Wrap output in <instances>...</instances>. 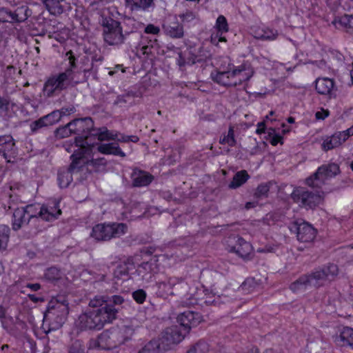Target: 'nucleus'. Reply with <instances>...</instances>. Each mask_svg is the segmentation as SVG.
I'll return each instance as SVG.
<instances>
[{
	"mask_svg": "<svg viewBox=\"0 0 353 353\" xmlns=\"http://www.w3.org/2000/svg\"><path fill=\"white\" fill-rule=\"evenodd\" d=\"M118 309L106 307L90 309L79 315L76 321L77 327L81 330H101L106 323L116 318Z\"/></svg>",
	"mask_w": 353,
	"mask_h": 353,
	"instance_id": "obj_1",
	"label": "nucleus"
},
{
	"mask_svg": "<svg viewBox=\"0 0 353 353\" xmlns=\"http://www.w3.org/2000/svg\"><path fill=\"white\" fill-rule=\"evenodd\" d=\"M75 137V144L78 148L74 152H82V156L89 154L94 145L91 143V132L94 129V121L91 117L76 119L69 122Z\"/></svg>",
	"mask_w": 353,
	"mask_h": 353,
	"instance_id": "obj_2",
	"label": "nucleus"
},
{
	"mask_svg": "<svg viewBox=\"0 0 353 353\" xmlns=\"http://www.w3.org/2000/svg\"><path fill=\"white\" fill-rule=\"evenodd\" d=\"M22 208L30 221L33 219L40 218L43 221H53L61 214L59 202L57 200L43 205L29 204Z\"/></svg>",
	"mask_w": 353,
	"mask_h": 353,
	"instance_id": "obj_3",
	"label": "nucleus"
},
{
	"mask_svg": "<svg viewBox=\"0 0 353 353\" xmlns=\"http://www.w3.org/2000/svg\"><path fill=\"white\" fill-rule=\"evenodd\" d=\"M68 313V301L64 296H59L49 302L44 318L51 321L53 329H59L65 323Z\"/></svg>",
	"mask_w": 353,
	"mask_h": 353,
	"instance_id": "obj_4",
	"label": "nucleus"
},
{
	"mask_svg": "<svg viewBox=\"0 0 353 353\" xmlns=\"http://www.w3.org/2000/svg\"><path fill=\"white\" fill-rule=\"evenodd\" d=\"M128 232V225L123 223H99L93 227L91 236L97 241H109L119 238Z\"/></svg>",
	"mask_w": 353,
	"mask_h": 353,
	"instance_id": "obj_5",
	"label": "nucleus"
},
{
	"mask_svg": "<svg viewBox=\"0 0 353 353\" xmlns=\"http://www.w3.org/2000/svg\"><path fill=\"white\" fill-rule=\"evenodd\" d=\"M72 163L68 168H62L58 171V183L59 186L67 188L72 181V174L81 170L84 164V156H82V152H74L70 157Z\"/></svg>",
	"mask_w": 353,
	"mask_h": 353,
	"instance_id": "obj_6",
	"label": "nucleus"
},
{
	"mask_svg": "<svg viewBox=\"0 0 353 353\" xmlns=\"http://www.w3.org/2000/svg\"><path fill=\"white\" fill-rule=\"evenodd\" d=\"M338 164L332 163L320 166L317 170L306 179V183L312 188H321L325 181L335 176L339 173Z\"/></svg>",
	"mask_w": 353,
	"mask_h": 353,
	"instance_id": "obj_7",
	"label": "nucleus"
},
{
	"mask_svg": "<svg viewBox=\"0 0 353 353\" xmlns=\"http://www.w3.org/2000/svg\"><path fill=\"white\" fill-rule=\"evenodd\" d=\"M104 41L109 45H119L123 42L124 35L120 22L112 19H103Z\"/></svg>",
	"mask_w": 353,
	"mask_h": 353,
	"instance_id": "obj_8",
	"label": "nucleus"
},
{
	"mask_svg": "<svg viewBox=\"0 0 353 353\" xmlns=\"http://www.w3.org/2000/svg\"><path fill=\"white\" fill-rule=\"evenodd\" d=\"M70 72V70H65L63 72L50 77L46 81L43 91L47 97H52L55 92H61L68 88L72 81Z\"/></svg>",
	"mask_w": 353,
	"mask_h": 353,
	"instance_id": "obj_9",
	"label": "nucleus"
},
{
	"mask_svg": "<svg viewBox=\"0 0 353 353\" xmlns=\"http://www.w3.org/2000/svg\"><path fill=\"white\" fill-rule=\"evenodd\" d=\"M292 197L299 206L306 209H313L323 201L322 192H314L303 188L295 190L292 194Z\"/></svg>",
	"mask_w": 353,
	"mask_h": 353,
	"instance_id": "obj_10",
	"label": "nucleus"
},
{
	"mask_svg": "<svg viewBox=\"0 0 353 353\" xmlns=\"http://www.w3.org/2000/svg\"><path fill=\"white\" fill-rule=\"evenodd\" d=\"M187 334L186 332L182 330L181 327L178 325L166 328L161 334V337L159 339L164 351L171 348L172 345L179 343Z\"/></svg>",
	"mask_w": 353,
	"mask_h": 353,
	"instance_id": "obj_11",
	"label": "nucleus"
},
{
	"mask_svg": "<svg viewBox=\"0 0 353 353\" xmlns=\"http://www.w3.org/2000/svg\"><path fill=\"white\" fill-rule=\"evenodd\" d=\"M290 230L296 233L298 240L302 242H311L316 236L315 229L301 220L293 223Z\"/></svg>",
	"mask_w": 353,
	"mask_h": 353,
	"instance_id": "obj_12",
	"label": "nucleus"
},
{
	"mask_svg": "<svg viewBox=\"0 0 353 353\" xmlns=\"http://www.w3.org/2000/svg\"><path fill=\"white\" fill-rule=\"evenodd\" d=\"M234 66L228 64L226 70L212 72L211 77L212 80L224 86H236V82H234V77L239 74V70H234Z\"/></svg>",
	"mask_w": 353,
	"mask_h": 353,
	"instance_id": "obj_13",
	"label": "nucleus"
},
{
	"mask_svg": "<svg viewBox=\"0 0 353 353\" xmlns=\"http://www.w3.org/2000/svg\"><path fill=\"white\" fill-rule=\"evenodd\" d=\"M221 296L216 295L212 291L208 289H200L196 291L193 297V301H190V304H199L203 305H219L221 303Z\"/></svg>",
	"mask_w": 353,
	"mask_h": 353,
	"instance_id": "obj_14",
	"label": "nucleus"
},
{
	"mask_svg": "<svg viewBox=\"0 0 353 353\" xmlns=\"http://www.w3.org/2000/svg\"><path fill=\"white\" fill-rule=\"evenodd\" d=\"M231 243L235 244L230 249V252H235L238 256L244 260H250L253 256V248L252 245L240 236H232L230 238Z\"/></svg>",
	"mask_w": 353,
	"mask_h": 353,
	"instance_id": "obj_15",
	"label": "nucleus"
},
{
	"mask_svg": "<svg viewBox=\"0 0 353 353\" xmlns=\"http://www.w3.org/2000/svg\"><path fill=\"white\" fill-rule=\"evenodd\" d=\"M202 321L201 316L196 312L192 311H185L179 314L177 321L179 323L182 330L188 334L192 327H196Z\"/></svg>",
	"mask_w": 353,
	"mask_h": 353,
	"instance_id": "obj_16",
	"label": "nucleus"
},
{
	"mask_svg": "<svg viewBox=\"0 0 353 353\" xmlns=\"http://www.w3.org/2000/svg\"><path fill=\"white\" fill-rule=\"evenodd\" d=\"M17 148L13 138L10 135L0 137V154L8 162H11L17 156Z\"/></svg>",
	"mask_w": 353,
	"mask_h": 353,
	"instance_id": "obj_17",
	"label": "nucleus"
},
{
	"mask_svg": "<svg viewBox=\"0 0 353 353\" xmlns=\"http://www.w3.org/2000/svg\"><path fill=\"white\" fill-rule=\"evenodd\" d=\"M127 6L132 12L139 14L140 12H148L155 7L154 0H125Z\"/></svg>",
	"mask_w": 353,
	"mask_h": 353,
	"instance_id": "obj_18",
	"label": "nucleus"
},
{
	"mask_svg": "<svg viewBox=\"0 0 353 353\" xmlns=\"http://www.w3.org/2000/svg\"><path fill=\"white\" fill-rule=\"evenodd\" d=\"M175 282H176V277H170L166 281L157 282L154 286L157 296L166 299L169 296H173Z\"/></svg>",
	"mask_w": 353,
	"mask_h": 353,
	"instance_id": "obj_19",
	"label": "nucleus"
},
{
	"mask_svg": "<svg viewBox=\"0 0 353 353\" xmlns=\"http://www.w3.org/2000/svg\"><path fill=\"white\" fill-rule=\"evenodd\" d=\"M26 214L22 208L14 209L11 221L12 230L18 231L30 223V220L28 217L26 218Z\"/></svg>",
	"mask_w": 353,
	"mask_h": 353,
	"instance_id": "obj_20",
	"label": "nucleus"
},
{
	"mask_svg": "<svg viewBox=\"0 0 353 353\" xmlns=\"http://www.w3.org/2000/svg\"><path fill=\"white\" fill-rule=\"evenodd\" d=\"M32 14L27 6L17 7L14 10H10V23H20L26 21Z\"/></svg>",
	"mask_w": 353,
	"mask_h": 353,
	"instance_id": "obj_21",
	"label": "nucleus"
},
{
	"mask_svg": "<svg viewBox=\"0 0 353 353\" xmlns=\"http://www.w3.org/2000/svg\"><path fill=\"white\" fill-rule=\"evenodd\" d=\"M132 185L135 187H143L149 185L153 180L152 174L138 169L132 173Z\"/></svg>",
	"mask_w": 353,
	"mask_h": 353,
	"instance_id": "obj_22",
	"label": "nucleus"
},
{
	"mask_svg": "<svg viewBox=\"0 0 353 353\" xmlns=\"http://www.w3.org/2000/svg\"><path fill=\"white\" fill-rule=\"evenodd\" d=\"M114 329L117 339V341L118 346L131 340L134 333V328L130 325H123L121 327H114Z\"/></svg>",
	"mask_w": 353,
	"mask_h": 353,
	"instance_id": "obj_23",
	"label": "nucleus"
},
{
	"mask_svg": "<svg viewBox=\"0 0 353 353\" xmlns=\"http://www.w3.org/2000/svg\"><path fill=\"white\" fill-rule=\"evenodd\" d=\"M101 335L103 350H110L118 347L114 327L103 331L101 333Z\"/></svg>",
	"mask_w": 353,
	"mask_h": 353,
	"instance_id": "obj_24",
	"label": "nucleus"
},
{
	"mask_svg": "<svg viewBox=\"0 0 353 353\" xmlns=\"http://www.w3.org/2000/svg\"><path fill=\"white\" fill-rule=\"evenodd\" d=\"M97 150L103 154H112L121 157H125L126 155L117 143H101L97 147Z\"/></svg>",
	"mask_w": 353,
	"mask_h": 353,
	"instance_id": "obj_25",
	"label": "nucleus"
},
{
	"mask_svg": "<svg viewBox=\"0 0 353 353\" xmlns=\"http://www.w3.org/2000/svg\"><path fill=\"white\" fill-rule=\"evenodd\" d=\"M165 34L175 39H180L183 37V27L177 21L170 22L163 25Z\"/></svg>",
	"mask_w": 353,
	"mask_h": 353,
	"instance_id": "obj_26",
	"label": "nucleus"
},
{
	"mask_svg": "<svg viewBox=\"0 0 353 353\" xmlns=\"http://www.w3.org/2000/svg\"><path fill=\"white\" fill-rule=\"evenodd\" d=\"M335 341L341 346H350L353 348V328L343 327L340 334L336 336Z\"/></svg>",
	"mask_w": 353,
	"mask_h": 353,
	"instance_id": "obj_27",
	"label": "nucleus"
},
{
	"mask_svg": "<svg viewBox=\"0 0 353 353\" xmlns=\"http://www.w3.org/2000/svg\"><path fill=\"white\" fill-rule=\"evenodd\" d=\"M345 141V136L343 137L341 135V132H338L325 139L322 144V147L324 150L327 151L339 147Z\"/></svg>",
	"mask_w": 353,
	"mask_h": 353,
	"instance_id": "obj_28",
	"label": "nucleus"
},
{
	"mask_svg": "<svg viewBox=\"0 0 353 353\" xmlns=\"http://www.w3.org/2000/svg\"><path fill=\"white\" fill-rule=\"evenodd\" d=\"M189 290L190 287L187 282H185L183 279L176 278V282H175V285L173 288V296H190L189 299H190L191 301H193L194 294H192V292H189Z\"/></svg>",
	"mask_w": 353,
	"mask_h": 353,
	"instance_id": "obj_29",
	"label": "nucleus"
},
{
	"mask_svg": "<svg viewBox=\"0 0 353 353\" xmlns=\"http://www.w3.org/2000/svg\"><path fill=\"white\" fill-rule=\"evenodd\" d=\"M334 88V81L329 78H319L316 80V90L323 95L330 94Z\"/></svg>",
	"mask_w": 353,
	"mask_h": 353,
	"instance_id": "obj_30",
	"label": "nucleus"
},
{
	"mask_svg": "<svg viewBox=\"0 0 353 353\" xmlns=\"http://www.w3.org/2000/svg\"><path fill=\"white\" fill-rule=\"evenodd\" d=\"M96 137L99 141L115 140L117 139V134L108 130L106 127L99 128H94L91 132V138Z\"/></svg>",
	"mask_w": 353,
	"mask_h": 353,
	"instance_id": "obj_31",
	"label": "nucleus"
},
{
	"mask_svg": "<svg viewBox=\"0 0 353 353\" xmlns=\"http://www.w3.org/2000/svg\"><path fill=\"white\" fill-rule=\"evenodd\" d=\"M309 278L310 287L314 288H318L323 286L327 282L323 272H321L320 269H316L310 274H307Z\"/></svg>",
	"mask_w": 353,
	"mask_h": 353,
	"instance_id": "obj_32",
	"label": "nucleus"
},
{
	"mask_svg": "<svg viewBox=\"0 0 353 353\" xmlns=\"http://www.w3.org/2000/svg\"><path fill=\"white\" fill-rule=\"evenodd\" d=\"M164 352L159 339H152L143 345L137 353H162Z\"/></svg>",
	"mask_w": 353,
	"mask_h": 353,
	"instance_id": "obj_33",
	"label": "nucleus"
},
{
	"mask_svg": "<svg viewBox=\"0 0 353 353\" xmlns=\"http://www.w3.org/2000/svg\"><path fill=\"white\" fill-rule=\"evenodd\" d=\"M52 15H59L64 11L62 2L64 0H40Z\"/></svg>",
	"mask_w": 353,
	"mask_h": 353,
	"instance_id": "obj_34",
	"label": "nucleus"
},
{
	"mask_svg": "<svg viewBox=\"0 0 353 353\" xmlns=\"http://www.w3.org/2000/svg\"><path fill=\"white\" fill-rule=\"evenodd\" d=\"M261 288V280H256L255 278H247L239 287V290L245 294L258 291Z\"/></svg>",
	"mask_w": 353,
	"mask_h": 353,
	"instance_id": "obj_35",
	"label": "nucleus"
},
{
	"mask_svg": "<svg viewBox=\"0 0 353 353\" xmlns=\"http://www.w3.org/2000/svg\"><path fill=\"white\" fill-rule=\"evenodd\" d=\"M249 179L250 175L246 170L239 171L234 175L228 187L230 189H236L243 185Z\"/></svg>",
	"mask_w": 353,
	"mask_h": 353,
	"instance_id": "obj_36",
	"label": "nucleus"
},
{
	"mask_svg": "<svg viewBox=\"0 0 353 353\" xmlns=\"http://www.w3.org/2000/svg\"><path fill=\"white\" fill-rule=\"evenodd\" d=\"M290 288L294 292H303L310 288V283L307 274L301 276L290 285Z\"/></svg>",
	"mask_w": 353,
	"mask_h": 353,
	"instance_id": "obj_37",
	"label": "nucleus"
},
{
	"mask_svg": "<svg viewBox=\"0 0 353 353\" xmlns=\"http://www.w3.org/2000/svg\"><path fill=\"white\" fill-rule=\"evenodd\" d=\"M10 228L8 225H0V253L4 252L10 240Z\"/></svg>",
	"mask_w": 353,
	"mask_h": 353,
	"instance_id": "obj_38",
	"label": "nucleus"
},
{
	"mask_svg": "<svg viewBox=\"0 0 353 353\" xmlns=\"http://www.w3.org/2000/svg\"><path fill=\"white\" fill-rule=\"evenodd\" d=\"M154 262L148 261L142 263L137 268L138 274L141 276L143 280H148L151 278L152 272L153 271V265Z\"/></svg>",
	"mask_w": 353,
	"mask_h": 353,
	"instance_id": "obj_39",
	"label": "nucleus"
},
{
	"mask_svg": "<svg viewBox=\"0 0 353 353\" xmlns=\"http://www.w3.org/2000/svg\"><path fill=\"white\" fill-rule=\"evenodd\" d=\"M130 266L132 267V264L130 261L118 265L114 272V277L121 279L125 276H128L130 270Z\"/></svg>",
	"mask_w": 353,
	"mask_h": 353,
	"instance_id": "obj_40",
	"label": "nucleus"
},
{
	"mask_svg": "<svg viewBox=\"0 0 353 353\" xmlns=\"http://www.w3.org/2000/svg\"><path fill=\"white\" fill-rule=\"evenodd\" d=\"M270 185V182L263 183L259 185L254 192V197L258 200L268 198Z\"/></svg>",
	"mask_w": 353,
	"mask_h": 353,
	"instance_id": "obj_41",
	"label": "nucleus"
},
{
	"mask_svg": "<svg viewBox=\"0 0 353 353\" xmlns=\"http://www.w3.org/2000/svg\"><path fill=\"white\" fill-rule=\"evenodd\" d=\"M278 35L276 30L271 29H263L256 33L255 37L263 41H272L276 39Z\"/></svg>",
	"mask_w": 353,
	"mask_h": 353,
	"instance_id": "obj_42",
	"label": "nucleus"
},
{
	"mask_svg": "<svg viewBox=\"0 0 353 353\" xmlns=\"http://www.w3.org/2000/svg\"><path fill=\"white\" fill-rule=\"evenodd\" d=\"M321 272H323L327 281L333 280L339 273V269L335 264H329L322 268H319Z\"/></svg>",
	"mask_w": 353,
	"mask_h": 353,
	"instance_id": "obj_43",
	"label": "nucleus"
},
{
	"mask_svg": "<svg viewBox=\"0 0 353 353\" xmlns=\"http://www.w3.org/2000/svg\"><path fill=\"white\" fill-rule=\"evenodd\" d=\"M89 306L92 309H97L106 307L108 308H114V306L108 303V300L103 296H96L93 299H91L89 303Z\"/></svg>",
	"mask_w": 353,
	"mask_h": 353,
	"instance_id": "obj_44",
	"label": "nucleus"
},
{
	"mask_svg": "<svg viewBox=\"0 0 353 353\" xmlns=\"http://www.w3.org/2000/svg\"><path fill=\"white\" fill-rule=\"evenodd\" d=\"M219 143L228 144L230 147L236 145V141L234 138V130L232 126L229 128L227 134H223L219 139Z\"/></svg>",
	"mask_w": 353,
	"mask_h": 353,
	"instance_id": "obj_45",
	"label": "nucleus"
},
{
	"mask_svg": "<svg viewBox=\"0 0 353 353\" xmlns=\"http://www.w3.org/2000/svg\"><path fill=\"white\" fill-rule=\"evenodd\" d=\"M44 278L49 281L59 280L61 278V272L56 267H50L46 269L44 273Z\"/></svg>",
	"mask_w": 353,
	"mask_h": 353,
	"instance_id": "obj_46",
	"label": "nucleus"
},
{
	"mask_svg": "<svg viewBox=\"0 0 353 353\" xmlns=\"http://www.w3.org/2000/svg\"><path fill=\"white\" fill-rule=\"evenodd\" d=\"M215 28L218 34L227 32L229 30L226 18L223 15H219L216 21Z\"/></svg>",
	"mask_w": 353,
	"mask_h": 353,
	"instance_id": "obj_47",
	"label": "nucleus"
},
{
	"mask_svg": "<svg viewBox=\"0 0 353 353\" xmlns=\"http://www.w3.org/2000/svg\"><path fill=\"white\" fill-rule=\"evenodd\" d=\"M209 351V346L207 343L203 341H199L194 346H192L187 353H208Z\"/></svg>",
	"mask_w": 353,
	"mask_h": 353,
	"instance_id": "obj_48",
	"label": "nucleus"
},
{
	"mask_svg": "<svg viewBox=\"0 0 353 353\" xmlns=\"http://www.w3.org/2000/svg\"><path fill=\"white\" fill-rule=\"evenodd\" d=\"M48 126L52 125L60 121V113L54 110L50 114L43 117Z\"/></svg>",
	"mask_w": 353,
	"mask_h": 353,
	"instance_id": "obj_49",
	"label": "nucleus"
},
{
	"mask_svg": "<svg viewBox=\"0 0 353 353\" xmlns=\"http://www.w3.org/2000/svg\"><path fill=\"white\" fill-rule=\"evenodd\" d=\"M234 70H239L240 74L234 77V82H236V85H241L243 81H248L250 75H248L245 72V68L240 66L238 68H234Z\"/></svg>",
	"mask_w": 353,
	"mask_h": 353,
	"instance_id": "obj_50",
	"label": "nucleus"
},
{
	"mask_svg": "<svg viewBox=\"0 0 353 353\" xmlns=\"http://www.w3.org/2000/svg\"><path fill=\"white\" fill-rule=\"evenodd\" d=\"M44 127H48V125L43 117L32 122L30 124V130L33 133L37 132L39 130Z\"/></svg>",
	"mask_w": 353,
	"mask_h": 353,
	"instance_id": "obj_51",
	"label": "nucleus"
},
{
	"mask_svg": "<svg viewBox=\"0 0 353 353\" xmlns=\"http://www.w3.org/2000/svg\"><path fill=\"white\" fill-rule=\"evenodd\" d=\"M117 134V139H115L114 141H117L118 142H122V143H127V142H133L137 143L139 141V139L137 136H127L121 134H119L116 132Z\"/></svg>",
	"mask_w": 353,
	"mask_h": 353,
	"instance_id": "obj_52",
	"label": "nucleus"
},
{
	"mask_svg": "<svg viewBox=\"0 0 353 353\" xmlns=\"http://www.w3.org/2000/svg\"><path fill=\"white\" fill-rule=\"evenodd\" d=\"M72 134H73V130H72V128L69 127V123L57 130V136L60 138L69 137Z\"/></svg>",
	"mask_w": 353,
	"mask_h": 353,
	"instance_id": "obj_53",
	"label": "nucleus"
},
{
	"mask_svg": "<svg viewBox=\"0 0 353 353\" xmlns=\"http://www.w3.org/2000/svg\"><path fill=\"white\" fill-rule=\"evenodd\" d=\"M84 350L85 348L83 343L79 340H77L71 345L68 353H84Z\"/></svg>",
	"mask_w": 353,
	"mask_h": 353,
	"instance_id": "obj_54",
	"label": "nucleus"
},
{
	"mask_svg": "<svg viewBox=\"0 0 353 353\" xmlns=\"http://www.w3.org/2000/svg\"><path fill=\"white\" fill-rule=\"evenodd\" d=\"M88 348L103 350V345H102L101 334L98 336L97 338L92 339L90 340L88 343Z\"/></svg>",
	"mask_w": 353,
	"mask_h": 353,
	"instance_id": "obj_55",
	"label": "nucleus"
},
{
	"mask_svg": "<svg viewBox=\"0 0 353 353\" xmlns=\"http://www.w3.org/2000/svg\"><path fill=\"white\" fill-rule=\"evenodd\" d=\"M132 297L138 303H143L146 299V292L142 289L137 290L132 293Z\"/></svg>",
	"mask_w": 353,
	"mask_h": 353,
	"instance_id": "obj_56",
	"label": "nucleus"
},
{
	"mask_svg": "<svg viewBox=\"0 0 353 353\" xmlns=\"http://www.w3.org/2000/svg\"><path fill=\"white\" fill-rule=\"evenodd\" d=\"M340 23L345 27L353 30V14H345L341 18Z\"/></svg>",
	"mask_w": 353,
	"mask_h": 353,
	"instance_id": "obj_57",
	"label": "nucleus"
},
{
	"mask_svg": "<svg viewBox=\"0 0 353 353\" xmlns=\"http://www.w3.org/2000/svg\"><path fill=\"white\" fill-rule=\"evenodd\" d=\"M182 22L189 23L192 21L196 18V14L192 11H186L185 12L179 14Z\"/></svg>",
	"mask_w": 353,
	"mask_h": 353,
	"instance_id": "obj_58",
	"label": "nucleus"
},
{
	"mask_svg": "<svg viewBox=\"0 0 353 353\" xmlns=\"http://www.w3.org/2000/svg\"><path fill=\"white\" fill-rule=\"evenodd\" d=\"M0 22L10 23V9L0 8Z\"/></svg>",
	"mask_w": 353,
	"mask_h": 353,
	"instance_id": "obj_59",
	"label": "nucleus"
},
{
	"mask_svg": "<svg viewBox=\"0 0 353 353\" xmlns=\"http://www.w3.org/2000/svg\"><path fill=\"white\" fill-rule=\"evenodd\" d=\"M66 56L68 57V60H69V63H70V67L68 68H67L66 70H71V72H70V76H71L73 72V70L74 68H76V67H77V64H76L77 59L74 56V54L71 50L68 51L66 53Z\"/></svg>",
	"mask_w": 353,
	"mask_h": 353,
	"instance_id": "obj_60",
	"label": "nucleus"
},
{
	"mask_svg": "<svg viewBox=\"0 0 353 353\" xmlns=\"http://www.w3.org/2000/svg\"><path fill=\"white\" fill-rule=\"evenodd\" d=\"M106 299L108 300V303L114 306L115 309H117L115 307L116 305H119L124 301V299L122 296L117 295L112 296L110 298H108Z\"/></svg>",
	"mask_w": 353,
	"mask_h": 353,
	"instance_id": "obj_61",
	"label": "nucleus"
},
{
	"mask_svg": "<svg viewBox=\"0 0 353 353\" xmlns=\"http://www.w3.org/2000/svg\"><path fill=\"white\" fill-rule=\"evenodd\" d=\"M60 113V119L64 116L70 115L76 111L75 108L73 105L68 107H63L61 110H57Z\"/></svg>",
	"mask_w": 353,
	"mask_h": 353,
	"instance_id": "obj_62",
	"label": "nucleus"
},
{
	"mask_svg": "<svg viewBox=\"0 0 353 353\" xmlns=\"http://www.w3.org/2000/svg\"><path fill=\"white\" fill-rule=\"evenodd\" d=\"M144 32L146 34L157 35L160 32V28L159 27L150 23L145 28Z\"/></svg>",
	"mask_w": 353,
	"mask_h": 353,
	"instance_id": "obj_63",
	"label": "nucleus"
},
{
	"mask_svg": "<svg viewBox=\"0 0 353 353\" xmlns=\"http://www.w3.org/2000/svg\"><path fill=\"white\" fill-rule=\"evenodd\" d=\"M189 54H190L189 52ZM202 57H195L194 54H190L189 57H186V65H192L198 62H202Z\"/></svg>",
	"mask_w": 353,
	"mask_h": 353,
	"instance_id": "obj_64",
	"label": "nucleus"
}]
</instances>
